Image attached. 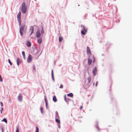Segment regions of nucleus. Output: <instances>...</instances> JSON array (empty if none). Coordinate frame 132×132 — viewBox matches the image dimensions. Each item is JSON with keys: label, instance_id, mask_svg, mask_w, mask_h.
<instances>
[{"label": "nucleus", "instance_id": "0eeeda50", "mask_svg": "<svg viewBox=\"0 0 132 132\" xmlns=\"http://www.w3.org/2000/svg\"><path fill=\"white\" fill-rule=\"evenodd\" d=\"M36 37L37 38L41 36L40 32L39 30H37L36 32Z\"/></svg>", "mask_w": 132, "mask_h": 132}, {"label": "nucleus", "instance_id": "9d476101", "mask_svg": "<svg viewBox=\"0 0 132 132\" xmlns=\"http://www.w3.org/2000/svg\"><path fill=\"white\" fill-rule=\"evenodd\" d=\"M92 60L91 59H90L89 58L88 59V63L89 65H90L92 63Z\"/></svg>", "mask_w": 132, "mask_h": 132}, {"label": "nucleus", "instance_id": "f03ea898", "mask_svg": "<svg viewBox=\"0 0 132 132\" xmlns=\"http://www.w3.org/2000/svg\"><path fill=\"white\" fill-rule=\"evenodd\" d=\"M22 12L23 13H25L26 12L27 9L26 7V4L25 3H23L22 5Z\"/></svg>", "mask_w": 132, "mask_h": 132}, {"label": "nucleus", "instance_id": "f257e3e1", "mask_svg": "<svg viewBox=\"0 0 132 132\" xmlns=\"http://www.w3.org/2000/svg\"><path fill=\"white\" fill-rule=\"evenodd\" d=\"M27 29V27L25 25L22 26L20 28V32L21 36L23 35L22 32V31H26Z\"/></svg>", "mask_w": 132, "mask_h": 132}, {"label": "nucleus", "instance_id": "473e14b6", "mask_svg": "<svg viewBox=\"0 0 132 132\" xmlns=\"http://www.w3.org/2000/svg\"><path fill=\"white\" fill-rule=\"evenodd\" d=\"M57 125L58 126V127L60 128V124H58Z\"/></svg>", "mask_w": 132, "mask_h": 132}, {"label": "nucleus", "instance_id": "58836bf2", "mask_svg": "<svg viewBox=\"0 0 132 132\" xmlns=\"http://www.w3.org/2000/svg\"><path fill=\"white\" fill-rule=\"evenodd\" d=\"M97 83H98L97 81L96 82V86L97 85Z\"/></svg>", "mask_w": 132, "mask_h": 132}, {"label": "nucleus", "instance_id": "ddd939ff", "mask_svg": "<svg viewBox=\"0 0 132 132\" xmlns=\"http://www.w3.org/2000/svg\"><path fill=\"white\" fill-rule=\"evenodd\" d=\"M38 42L39 43H41L42 42V39L41 38L38 39L37 40Z\"/></svg>", "mask_w": 132, "mask_h": 132}, {"label": "nucleus", "instance_id": "412c9836", "mask_svg": "<svg viewBox=\"0 0 132 132\" xmlns=\"http://www.w3.org/2000/svg\"><path fill=\"white\" fill-rule=\"evenodd\" d=\"M2 121H4L6 123H7V120L5 118L3 119L2 120Z\"/></svg>", "mask_w": 132, "mask_h": 132}, {"label": "nucleus", "instance_id": "9b49d317", "mask_svg": "<svg viewBox=\"0 0 132 132\" xmlns=\"http://www.w3.org/2000/svg\"><path fill=\"white\" fill-rule=\"evenodd\" d=\"M26 45L28 47H29L31 46V43L29 41H27L26 43Z\"/></svg>", "mask_w": 132, "mask_h": 132}, {"label": "nucleus", "instance_id": "6ab92c4d", "mask_svg": "<svg viewBox=\"0 0 132 132\" xmlns=\"http://www.w3.org/2000/svg\"><path fill=\"white\" fill-rule=\"evenodd\" d=\"M22 54L23 56V57L24 59H25V52L24 51H23L22 52Z\"/></svg>", "mask_w": 132, "mask_h": 132}, {"label": "nucleus", "instance_id": "20e7f679", "mask_svg": "<svg viewBox=\"0 0 132 132\" xmlns=\"http://www.w3.org/2000/svg\"><path fill=\"white\" fill-rule=\"evenodd\" d=\"M86 52L88 55H91L92 53L90 48L88 46L87 47Z\"/></svg>", "mask_w": 132, "mask_h": 132}, {"label": "nucleus", "instance_id": "c9c22d12", "mask_svg": "<svg viewBox=\"0 0 132 132\" xmlns=\"http://www.w3.org/2000/svg\"><path fill=\"white\" fill-rule=\"evenodd\" d=\"M3 108H2L1 110V111L2 112L3 111Z\"/></svg>", "mask_w": 132, "mask_h": 132}, {"label": "nucleus", "instance_id": "a211bd4d", "mask_svg": "<svg viewBox=\"0 0 132 132\" xmlns=\"http://www.w3.org/2000/svg\"><path fill=\"white\" fill-rule=\"evenodd\" d=\"M55 121L58 124H60V121L58 119H55Z\"/></svg>", "mask_w": 132, "mask_h": 132}, {"label": "nucleus", "instance_id": "f3484780", "mask_svg": "<svg viewBox=\"0 0 132 132\" xmlns=\"http://www.w3.org/2000/svg\"><path fill=\"white\" fill-rule=\"evenodd\" d=\"M68 96L70 97H72L73 96V95L72 93H70L67 94Z\"/></svg>", "mask_w": 132, "mask_h": 132}, {"label": "nucleus", "instance_id": "bb28decb", "mask_svg": "<svg viewBox=\"0 0 132 132\" xmlns=\"http://www.w3.org/2000/svg\"><path fill=\"white\" fill-rule=\"evenodd\" d=\"M92 57H93V63H94L95 62V58L94 57V56H92Z\"/></svg>", "mask_w": 132, "mask_h": 132}, {"label": "nucleus", "instance_id": "39448f33", "mask_svg": "<svg viewBox=\"0 0 132 132\" xmlns=\"http://www.w3.org/2000/svg\"><path fill=\"white\" fill-rule=\"evenodd\" d=\"M32 59V56L30 55H29L28 58L27 59V61L28 63L31 62Z\"/></svg>", "mask_w": 132, "mask_h": 132}, {"label": "nucleus", "instance_id": "4be33fe9", "mask_svg": "<svg viewBox=\"0 0 132 132\" xmlns=\"http://www.w3.org/2000/svg\"><path fill=\"white\" fill-rule=\"evenodd\" d=\"M39 132V129L38 128V127L36 126V130L35 132Z\"/></svg>", "mask_w": 132, "mask_h": 132}, {"label": "nucleus", "instance_id": "c85d7f7f", "mask_svg": "<svg viewBox=\"0 0 132 132\" xmlns=\"http://www.w3.org/2000/svg\"><path fill=\"white\" fill-rule=\"evenodd\" d=\"M66 96L65 95H64V99L65 100L66 102H67V100H66Z\"/></svg>", "mask_w": 132, "mask_h": 132}, {"label": "nucleus", "instance_id": "72a5a7b5", "mask_svg": "<svg viewBox=\"0 0 132 132\" xmlns=\"http://www.w3.org/2000/svg\"><path fill=\"white\" fill-rule=\"evenodd\" d=\"M33 69L35 70V71H36V69H35V67L34 66H33Z\"/></svg>", "mask_w": 132, "mask_h": 132}, {"label": "nucleus", "instance_id": "6e6552de", "mask_svg": "<svg viewBox=\"0 0 132 132\" xmlns=\"http://www.w3.org/2000/svg\"><path fill=\"white\" fill-rule=\"evenodd\" d=\"M97 71V68L96 67H95V68L94 69L93 72V75L94 76H95L96 75Z\"/></svg>", "mask_w": 132, "mask_h": 132}, {"label": "nucleus", "instance_id": "1a4fd4ad", "mask_svg": "<svg viewBox=\"0 0 132 132\" xmlns=\"http://www.w3.org/2000/svg\"><path fill=\"white\" fill-rule=\"evenodd\" d=\"M81 27L82 28V29L84 30L85 32H87V29L85 28V26H84L81 25Z\"/></svg>", "mask_w": 132, "mask_h": 132}, {"label": "nucleus", "instance_id": "423d86ee", "mask_svg": "<svg viewBox=\"0 0 132 132\" xmlns=\"http://www.w3.org/2000/svg\"><path fill=\"white\" fill-rule=\"evenodd\" d=\"M34 31V27L33 26L30 27L29 30V32L30 33L29 35L30 36L33 33Z\"/></svg>", "mask_w": 132, "mask_h": 132}, {"label": "nucleus", "instance_id": "4468645a", "mask_svg": "<svg viewBox=\"0 0 132 132\" xmlns=\"http://www.w3.org/2000/svg\"><path fill=\"white\" fill-rule=\"evenodd\" d=\"M59 117L57 112H56L55 114V119H59Z\"/></svg>", "mask_w": 132, "mask_h": 132}, {"label": "nucleus", "instance_id": "ea45409f", "mask_svg": "<svg viewBox=\"0 0 132 132\" xmlns=\"http://www.w3.org/2000/svg\"><path fill=\"white\" fill-rule=\"evenodd\" d=\"M9 101H10V102H11V101L10 100H10H9Z\"/></svg>", "mask_w": 132, "mask_h": 132}, {"label": "nucleus", "instance_id": "f704fd0d", "mask_svg": "<svg viewBox=\"0 0 132 132\" xmlns=\"http://www.w3.org/2000/svg\"><path fill=\"white\" fill-rule=\"evenodd\" d=\"M82 106H80V110H81L82 109Z\"/></svg>", "mask_w": 132, "mask_h": 132}, {"label": "nucleus", "instance_id": "c756f323", "mask_svg": "<svg viewBox=\"0 0 132 132\" xmlns=\"http://www.w3.org/2000/svg\"><path fill=\"white\" fill-rule=\"evenodd\" d=\"M16 132H19V130L18 128H16Z\"/></svg>", "mask_w": 132, "mask_h": 132}, {"label": "nucleus", "instance_id": "393cba45", "mask_svg": "<svg viewBox=\"0 0 132 132\" xmlns=\"http://www.w3.org/2000/svg\"><path fill=\"white\" fill-rule=\"evenodd\" d=\"M81 33L83 35H85L86 34L84 32V31L83 30H82L81 31Z\"/></svg>", "mask_w": 132, "mask_h": 132}, {"label": "nucleus", "instance_id": "f8f14e48", "mask_svg": "<svg viewBox=\"0 0 132 132\" xmlns=\"http://www.w3.org/2000/svg\"><path fill=\"white\" fill-rule=\"evenodd\" d=\"M18 99L19 101H21L22 99V96L21 95H19L18 97Z\"/></svg>", "mask_w": 132, "mask_h": 132}, {"label": "nucleus", "instance_id": "2f4dec72", "mask_svg": "<svg viewBox=\"0 0 132 132\" xmlns=\"http://www.w3.org/2000/svg\"><path fill=\"white\" fill-rule=\"evenodd\" d=\"M59 88H63V86L62 85H61Z\"/></svg>", "mask_w": 132, "mask_h": 132}, {"label": "nucleus", "instance_id": "4c0bfd02", "mask_svg": "<svg viewBox=\"0 0 132 132\" xmlns=\"http://www.w3.org/2000/svg\"><path fill=\"white\" fill-rule=\"evenodd\" d=\"M40 110L41 111V112H42V110H43V108L42 107L41 108Z\"/></svg>", "mask_w": 132, "mask_h": 132}, {"label": "nucleus", "instance_id": "cd10ccee", "mask_svg": "<svg viewBox=\"0 0 132 132\" xmlns=\"http://www.w3.org/2000/svg\"><path fill=\"white\" fill-rule=\"evenodd\" d=\"M44 97H45L44 99H45V102H46V104H47V100L46 98V96H45Z\"/></svg>", "mask_w": 132, "mask_h": 132}, {"label": "nucleus", "instance_id": "a19ab883", "mask_svg": "<svg viewBox=\"0 0 132 132\" xmlns=\"http://www.w3.org/2000/svg\"><path fill=\"white\" fill-rule=\"evenodd\" d=\"M1 113H2V112H1Z\"/></svg>", "mask_w": 132, "mask_h": 132}, {"label": "nucleus", "instance_id": "aec40b11", "mask_svg": "<svg viewBox=\"0 0 132 132\" xmlns=\"http://www.w3.org/2000/svg\"><path fill=\"white\" fill-rule=\"evenodd\" d=\"M20 61V59H19V58H18L17 59V60H16V62H17V65L18 66L19 65V62Z\"/></svg>", "mask_w": 132, "mask_h": 132}, {"label": "nucleus", "instance_id": "dca6fc26", "mask_svg": "<svg viewBox=\"0 0 132 132\" xmlns=\"http://www.w3.org/2000/svg\"><path fill=\"white\" fill-rule=\"evenodd\" d=\"M63 40V38L61 36H59V41L60 42H61Z\"/></svg>", "mask_w": 132, "mask_h": 132}, {"label": "nucleus", "instance_id": "7c9ffc66", "mask_svg": "<svg viewBox=\"0 0 132 132\" xmlns=\"http://www.w3.org/2000/svg\"><path fill=\"white\" fill-rule=\"evenodd\" d=\"M41 33L42 34H43L44 33V31L43 29L41 31Z\"/></svg>", "mask_w": 132, "mask_h": 132}, {"label": "nucleus", "instance_id": "5701e85b", "mask_svg": "<svg viewBox=\"0 0 132 132\" xmlns=\"http://www.w3.org/2000/svg\"><path fill=\"white\" fill-rule=\"evenodd\" d=\"M87 80H88V81L89 83L90 82V81H91V78H90V77L88 78H87Z\"/></svg>", "mask_w": 132, "mask_h": 132}, {"label": "nucleus", "instance_id": "b1692460", "mask_svg": "<svg viewBox=\"0 0 132 132\" xmlns=\"http://www.w3.org/2000/svg\"><path fill=\"white\" fill-rule=\"evenodd\" d=\"M52 77L53 79H54V75L53 73V70H52Z\"/></svg>", "mask_w": 132, "mask_h": 132}, {"label": "nucleus", "instance_id": "a878e982", "mask_svg": "<svg viewBox=\"0 0 132 132\" xmlns=\"http://www.w3.org/2000/svg\"><path fill=\"white\" fill-rule=\"evenodd\" d=\"M8 62H9V63H10V65L11 66L12 65V63H11L10 60L9 59L8 60Z\"/></svg>", "mask_w": 132, "mask_h": 132}, {"label": "nucleus", "instance_id": "7ed1b4c3", "mask_svg": "<svg viewBox=\"0 0 132 132\" xmlns=\"http://www.w3.org/2000/svg\"><path fill=\"white\" fill-rule=\"evenodd\" d=\"M21 12H19V13L17 15V17L18 21L19 23V24L20 25L21 24Z\"/></svg>", "mask_w": 132, "mask_h": 132}, {"label": "nucleus", "instance_id": "2eb2a0df", "mask_svg": "<svg viewBox=\"0 0 132 132\" xmlns=\"http://www.w3.org/2000/svg\"><path fill=\"white\" fill-rule=\"evenodd\" d=\"M53 100L55 102H56L57 101V99L55 96H54L53 97Z\"/></svg>", "mask_w": 132, "mask_h": 132}, {"label": "nucleus", "instance_id": "e433bc0d", "mask_svg": "<svg viewBox=\"0 0 132 132\" xmlns=\"http://www.w3.org/2000/svg\"><path fill=\"white\" fill-rule=\"evenodd\" d=\"M1 106H2L3 105V104L2 103V102H1Z\"/></svg>", "mask_w": 132, "mask_h": 132}]
</instances>
